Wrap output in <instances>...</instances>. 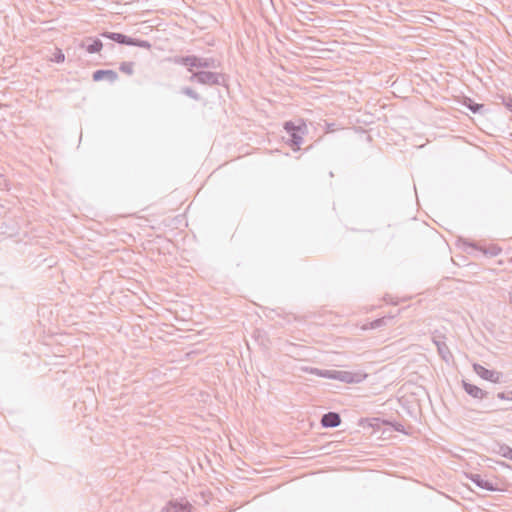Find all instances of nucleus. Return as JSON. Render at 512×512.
I'll return each instance as SVG.
<instances>
[{"instance_id":"39448f33","label":"nucleus","mask_w":512,"mask_h":512,"mask_svg":"<svg viewBox=\"0 0 512 512\" xmlns=\"http://www.w3.org/2000/svg\"><path fill=\"white\" fill-rule=\"evenodd\" d=\"M475 488L481 491H505L508 489V482H472Z\"/></svg>"},{"instance_id":"7ed1b4c3","label":"nucleus","mask_w":512,"mask_h":512,"mask_svg":"<svg viewBox=\"0 0 512 512\" xmlns=\"http://www.w3.org/2000/svg\"><path fill=\"white\" fill-rule=\"evenodd\" d=\"M473 370L483 380L492 383H500L502 381L503 374L501 372L496 370H489L482 366L481 364L474 363Z\"/></svg>"},{"instance_id":"dca6fc26","label":"nucleus","mask_w":512,"mask_h":512,"mask_svg":"<svg viewBox=\"0 0 512 512\" xmlns=\"http://www.w3.org/2000/svg\"><path fill=\"white\" fill-rule=\"evenodd\" d=\"M302 370L307 373H310L312 375L318 376V377L327 378V379L333 378L334 370L319 369V368H314V367H305V368H302Z\"/></svg>"},{"instance_id":"5701e85b","label":"nucleus","mask_w":512,"mask_h":512,"mask_svg":"<svg viewBox=\"0 0 512 512\" xmlns=\"http://www.w3.org/2000/svg\"><path fill=\"white\" fill-rule=\"evenodd\" d=\"M497 398L501 399V400H512V391H509L507 393L505 392H499L497 394Z\"/></svg>"},{"instance_id":"1a4fd4ad","label":"nucleus","mask_w":512,"mask_h":512,"mask_svg":"<svg viewBox=\"0 0 512 512\" xmlns=\"http://www.w3.org/2000/svg\"><path fill=\"white\" fill-rule=\"evenodd\" d=\"M462 387L468 395H470L471 397H473L475 399H479V400L484 399L488 394L483 389L479 388L478 386H476L474 384L468 383L465 380L462 381Z\"/></svg>"},{"instance_id":"f257e3e1","label":"nucleus","mask_w":512,"mask_h":512,"mask_svg":"<svg viewBox=\"0 0 512 512\" xmlns=\"http://www.w3.org/2000/svg\"><path fill=\"white\" fill-rule=\"evenodd\" d=\"M284 130L288 134L287 144L298 150L300 145L303 143V136L307 133V125L303 120L296 125L293 121H287L284 123Z\"/></svg>"},{"instance_id":"a211bd4d","label":"nucleus","mask_w":512,"mask_h":512,"mask_svg":"<svg viewBox=\"0 0 512 512\" xmlns=\"http://www.w3.org/2000/svg\"><path fill=\"white\" fill-rule=\"evenodd\" d=\"M129 46H137V47L149 50L151 48V43L147 40H141V39H136V38L131 37V42H130Z\"/></svg>"},{"instance_id":"412c9836","label":"nucleus","mask_w":512,"mask_h":512,"mask_svg":"<svg viewBox=\"0 0 512 512\" xmlns=\"http://www.w3.org/2000/svg\"><path fill=\"white\" fill-rule=\"evenodd\" d=\"M500 453L503 457L512 460V448L507 445L500 446Z\"/></svg>"},{"instance_id":"0eeeda50","label":"nucleus","mask_w":512,"mask_h":512,"mask_svg":"<svg viewBox=\"0 0 512 512\" xmlns=\"http://www.w3.org/2000/svg\"><path fill=\"white\" fill-rule=\"evenodd\" d=\"M161 512H191V505L188 501L181 499L180 501H170Z\"/></svg>"},{"instance_id":"20e7f679","label":"nucleus","mask_w":512,"mask_h":512,"mask_svg":"<svg viewBox=\"0 0 512 512\" xmlns=\"http://www.w3.org/2000/svg\"><path fill=\"white\" fill-rule=\"evenodd\" d=\"M365 377L366 375L362 373H353L344 370H334L332 379L338 380L343 383L351 384L360 383Z\"/></svg>"},{"instance_id":"b1692460","label":"nucleus","mask_w":512,"mask_h":512,"mask_svg":"<svg viewBox=\"0 0 512 512\" xmlns=\"http://www.w3.org/2000/svg\"><path fill=\"white\" fill-rule=\"evenodd\" d=\"M502 98V103L505 105V107L512 112V98L509 97V98H506V97H501Z\"/></svg>"},{"instance_id":"aec40b11","label":"nucleus","mask_w":512,"mask_h":512,"mask_svg":"<svg viewBox=\"0 0 512 512\" xmlns=\"http://www.w3.org/2000/svg\"><path fill=\"white\" fill-rule=\"evenodd\" d=\"M133 68H134L133 62H122L119 66L120 71L123 73H126L127 75L133 74V71H134Z\"/></svg>"},{"instance_id":"4be33fe9","label":"nucleus","mask_w":512,"mask_h":512,"mask_svg":"<svg viewBox=\"0 0 512 512\" xmlns=\"http://www.w3.org/2000/svg\"><path fill=\"white\" fill-rule=\"evenodd\" d=\"M385 423L391 425L395 431L407 434L403 424H401L399 422H385Z\"/></svg>"},{"instance_id":"f03ea898","label":"nucleus","mask_w":512,"mask_h":512,"mask_svg":"<svg viewBox=\"0 0 512 512\" xmlns=\"http://www.w3.org/2000/svg\"><path fill=\"white\" fill-rule=\"evenodd\" d=\"M189 81L202 85L214 86L224 84L225 77L221 73L211 71H193L189 77Z\"/></svg>"},{"instance_id":"4468645a","label":"nucleus","mask_w":512,"mask_h":512,"mask_svg":"<svg viewBox=\"0 0 512 512\" xmlns=\"http://www.w3.org/2000/svg\"><path fill=\"white\" fill-rule=\"evenodd\" d=\"M92 77L94 81H100L106 78L112 83L117 80L118 74L114 70H96Z\"/></svg>"},{"instance_id":"423d86ee","label":"nucleus","mask_w":512,"mask_h":512,"mask_svg":"<svg viewBox=\"0 0 512 512\" xmlns=\"http://www.w3.org/2000/svg\"><path fill=\"white\" fill-rule=\"evenodd\" d=\"M432 341L437 347L438 353L441 356V358L448 362L451 357V353L448 346L446 345L445 337L443 335H434L432 337Z\"/></svg>"},{"instance_id":"cd10ccee","label":"nucleus","mask_w":512,"mask_h":512,"mask_svg":"<svg viewBox=\"0 0 512 512\" xmlns=\"http://www.w3.org/2000/svg\"><path fill=\"white\" fill-rule=\"evenodd\" d=\"M510 303L512 304V291L510 292Z\"/></svg>"},{"instance_id":"f3484780","label":"nucleus","mask_w":512,"mask_h":512,"mask_svg":"<svg viewBox=\"0 0 512 512\" xmlns=\"http://www.w3.org/2000/svg\"><path fill=\"white\" fill-rule=\"evenodd\" d=\"M464 105L472 112V113H482L484 110V105L474 102L471 98H466L464 100Z\"/></svg>"},{"instance_id":"9b49d317","label":"nucleus","mask_w":512,"mask_h":512,"mask_svg":"<svg viewBox=\"0 0 512 512\" xmlns=\"http://www.w3.org/2000/svg\"><path fill=\"white\" fill-rule=\"evenodd\" d=\"M103 38L112 40L118 44L128 45L131 42V37L124 35L122 33H116V32H108L105 31L100 34Z\"/></svg>"},{"instance_id":"393cba45","label":"nucleus","mask_w":512,"mask_h":512,"mask_svg":"<svg viewBox=\"0 0 512 512\" xmlns=\"http://www.w3.org/2000/svg\"><path fill=\"white\" fill-rule=\"evenodd\" d=\"M55 62L57 63H60V62H63L65 60V56L64 54L59 50L56 54H55V58H54Z\"/></svg>"},{"instance_id":"6ab92c4d","label":"nucleus","mask_w":512,"mask_h":512,"mask_svg":"<svg viewBox=\"0 0 512 512\" xmlns=\"http://www.w3.org/2000/svg\"><path fill=\"white\" fill-rule=\"evenodd\" d=\"M181 93L196 100V101L200 100V95L194 89H192L190 87H183L181 89Z\"/></svg>"},{"instance_id":"f8f14e48","label":"nucleus","mask_w":512,"mask_h":512,"mask_svg":"<svg viewBox=\"0 0 512 512\" xmlns=\"http://www.w3.org/2000/svg\"><path fill=\"white\" fill-rule=\"evenodd\" d=\"M194 68H217L219 62L214 58H203L194 55Z\"/></svg>"},{"instance_id":"2eb2a0df","label":"nucleus","mask_w":512,"mask_h":512,"mask_svg":"<svg viewBox=\"0 0 512 512\" xmlns=\"http://www.w3.org/2000/svg\"><path fill=\"white\" fill-rule=\"evenodd\" d=\"M86 41L90 43L85 44L83 42L81 47L85 48L89 54L98 53L103 47V43L100 39L87 38Z\"/></svg>"},{"instance_id":"ddd939ff","label":"nucleus","mask_w":512,"mask_h":512,"mask_svg":"<svg viewBox=\"0 0 512 512\" xmlns=\"http://www.w3.org/2000/svg\"><path fill=\"white\" fill-rule=\"evenodd\" d=\"M171 62L177 65L186 66L189 72H193L194 68V55L188 56H174L170 59Z\"/></svg>"},{"instance_id":"6e6552de","label":"nucleus","mask_w":512,"mask_h":512,"mask_svg":"<svg viewBox=\"0 0 512 512\" xmlns=\"http://www.w3.org/2000/svg\"><path fill=\"white\" fill-rule=\"evenodd\" d=\"M464 245H467L469 247H472L473 249L479 250L485 256H488V257H496L502 252V249L495 244L489 245L488 247H480L475 243L464 241Z\"/></svg>"},{"instance_id":"bb28decb","label":"nucleus","mask_w":512,"mask_h":512,"mask_svg":"<svg viewBox=\"0 0 512 512\" xmlns=\"http://www.w3.org/2000/svg\"><path fill=\"white\" fill-rule=\"evenodd\" d=\"M463 485H464L465 487H467L470 491L475 492V489H474L472 486H470V485H466V484H464V483H463Z\"/></svg>"},{"instance_id":"c85d7f7f","label":"nucleus","mask_w":512,"mask_h":512,"mask_svg":"<svg viewBox=\"0 0 512 512\" xmlns=\"http://www.w3.org/2000/svg\"><path fill=\"white\" fill-rule=\"evenodd\" d=\"M328 131H332V126H328Z\"/></svg>"},{"instance_id":"a878e982","label":"nucleus","mask_w":512,"mask_h":512,"mask_svg":"<svg viewBox=\"0 0 512 512\" xmlns=\"http://www.w3.org/2000/svg\"><path fill=\"white\" fill-rule=\"evenodd\" d=\"M470 480L475 481V480H481V479H480V476L478 474H475V475L471 476Z\"/></svg>"},{"instance_id":"9d476101","label":"nucleus","mask_w":512,"mask_h":512,"mask_svg":"<svg viewBox=\"0 0 512 512\" xmlns=\"http://www.w3.org/2000/svg\"><path fill=\"white\" fill-rule=\"evenodd\" d=\"M320 422L324 428H334L340 425L341 417L337 412H328L322 416Z\"/></svg>"}]
</instances>
